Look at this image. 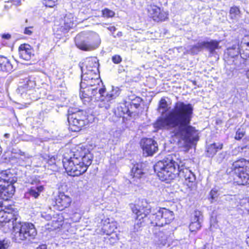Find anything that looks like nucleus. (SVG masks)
<instances>
[{
  "mask_svg": "<svg viewBox=\"0 0 249 249\" xmlns=\"http://www.w3.org/2000/svg\"><path fill=\"white\" fill-rule=\"evenodd\" d=\"M55 160V159L54 157H51L49 161V164H51L54 163Z\"/></svg>",
  "mask_w": 249,
  "mask_h": 249,
  "instance_id": "nucleus-52",
  "label": "nucleus"
},
{
  "mask_svg": "<svg viewBox=\"0 0 249 249\" xmlns=\"http://www.w3.org/2000/svg\"><path fill=\"white\" fill-rule=\"evenodd\" d=\"M163 113H164V111L162 112V115H163Z\"/></svg>",
  "mask_w": 249,
  "mask_h": 249,
  "instance_id": "nucleus-60",
  "label": "nucleus"
},
{
  "mask_svg": "<svg viewBox=\"0 0 249 249\" xmlns=\"http://www.w3.org/2000/svg\"><path fill=\"white\" fill-rule=\"evenodd\" d=\"M244 135V132L243 131H241L240 129H238L236 132L235 138L236 140H240Z\"/></svg>",
  "mask_w": 249,
  "mask_h": 249,
  "instance_id": "nucleus-45",
  "label": "nucleus"
},
{
  "mask_svg": "<svg viewBox=\"0 0 249 249\" xmlns=\"http://www.w3.org/2000/svg\"><path fill=\"white\" fill-rule=\"evenodd\" d=\"M44 187L42 185H38L36 187H32L29 190V193L30 196L37 198L40 193L43 191Z\"/></svg>",
  "mask_w": 249,
  "mask_h": 249,
  "instance_id": "nucleus-27",
  "label": "nucleus"
},
{
  "mask_svg": "<svg viewBox=\"0 0 249 249\" xmlns=\"http://www.w3.org/2000/svg\"><path fill=\"white\" fill-rule=\"evenodd\" d=\"M247 242V243H249V237L248 238Z\"/></svg>",
  "mask_w": 249,
  "mask_h": 249,
  "instance_id": "nucleus-59",
  "label": "nucleus"
},
{
  "mask_svg": "<svg viewBox=\"0 0 249 249\" xmlns=\"http://www.w3.org/2000/svg\"><path fill=\"white\" fill-rule=\"evenodd\" d=\"M13 239L18 243L24 241H30L36 235V231L33 224L21 222L18 218L13 221Z\"/></svg>",
  "mask_w": 249,
  "mask_h": 249,
  "instance_id": "nucleus-4",
  "label": "nucleus"
},
{
  "mask_svg": "<svg viewBox=\"0 0 249 249\" xmlns=\"http://www.w3.org/2000/svg\"><path fill=\"white\" fill-rule=\"evenodd\" d=\"M93 86H86L85 88H83V89L84 90V92H86L88 93L90 97H91L92 92L93 91Z\"/></svg>",
  "mask_w": 249,
  "mask_h": 249,
  "instance_id": "nucleus-43",
  "label": "nucleus"
},
{
  "mask_svg": "<svg viewBox=\"0 0 249 249\" xmlns=\"http://www.w3.org/2000/svg\"><path fill=\"white\" fill-rule=\"evenodd\" d=\"M80 97L85 104L89 103L91 101V98L90 97L89 95L86 92H84V90L83 89H81L80 90Z\"/></svg>",
  "mask_w": 249,
  "mask_h": 249,
  "instance_id": "nucleus-30",
  "label": "nucleus"
},
{
  "mask_svg": "<svg viewBox=\"0 0 249 249\" xmlns=\"http://www.w3.org/2000/svg\"><path fill=\"white\" fill-rule=\"evenodd\" d=\"M211 202L213 203V201L218 196V191L216 189H213L210 192Z\"/></svg>",
  "mask_w": 249,
  "mask_h": 249,
  "instance_id": "nucleus-36",
  "label": "nucleus"
},
{
  "mask_svg": "<svg viewBox=\"0 0 249 249\" xmlns=\"http://www.w3.org/2000/svg\"><path fill=\"white\" fill-rule=\"evenodd\" d=\"M12 69L13 66L9 60L5 57L0 56V70L10 72Z\"/></svg>",
  "mask_w": 249,
  "mask_h": 249,
  "instance_id": "nucleus-19",
  "label": "nucleus"
},
{
  "mask_svg": "<svg viewBox=\"0 0 249 249\" xmlns=\"http://www.w3.org/2000/svg\"><path fill=\"white\" fill-rule=\"evenodd\" d=\"M92 157L90 153L79 155L78 151L68 150L64 154L63 164L68 174L75 177L86 172L91 164Z\"/></svg>",
  "mask_w": 249,
  "mask_h": 249,
  "instance_id": "nucleus-2",
  "label": "nucleus"
},
{
  "mask_svg": "<svg viewBox=\"0 0 249 249\" xmlns=\"http://www.w3.org/2000/svg\"><path fill=\"white\" fill-rule=\"evenodd\" d=\"M142 143L143 154L146 156H152L158 150L157 142L151 139H143Z\"/></svg>",
  "mask_w": 249,
  "mask_h": 249,
  "instance_id": "nucleus-12",
  "label": "nucleus"
},
{
  "mask_svg": "<svg viewBox=\"0 0 249 249\" xmlns=\"http://www.w3.org/2000/svg\"><path fill=\"white\" fill-rule=\"evenodd\" d=\"M228 53L229 56L231 57H234V56H236L238 55L239 52L237 49H235V48H229L228 49Z\"/></svg>",
  "mask_w": 249,
  "mask_h": 249,
  "instance_id": "nucleus-37",
  "label": "nucleus"
},
{
  "mask_svg": "<svg viewBox=\"0 0 249 249\" xmlns=\"http://www.w3.org/2000/svg\"><path fill=\"white\" fill-rule=\"evenodd\" d=\"M68 121L70 129L74 132L80 131L83 126L88 124L85 112L80 110L69 115Z\"/></svg>",
  "mask_w": 249,
  "mask_h": 249,
  "instance_id": "nucleus-7",
  "label": "nucleus"
},
{
  "mask_svg": "<svg viewBox=\"0 0 249 249\" xmlns=\"http://www.w3.org/2000/svg\"><path fill=\"white\" fill-rule=\"evenodd\" d=\"M249 42H245V43H242V45H241V49H240V53H241V52H242V54L244 55V56L246 57V52H249V47L248 46V47H245L244 48H243V46H244V44H246L247 43H248Z\"/></svg>",
  "mask_w": 249,
  "mask_h": 249,
  "instance_id": "nucleus-42",
  "label": "nucleus"
},
{
  "mask_svg": "<svg viewBox=\"0 0 249 249\" xmlns=\"http://www.w3.org/2000/svg\"><path fill=\"white\" fill-rule=\"evenodd\" d=\"M97 106L102 109L103 110H108L111 109L112 107L115 106V103L114 101H112L108 98V97L104 96V94L97 100Z\"/></svg>",
  "mask_w": 249,
  "mask_h": 249,
  "instance_id": "nucleus-15",
  "label": "nucleus"
},
{
  "mask_svg": "<svg viewBox=\"0 0 249 249\" xmlns=\"http://www.w3.org/2000/svg\"><path fill=\"white\" fill-rule=\"evenodd\" d=\"M10 242L7 240H0V249H7L10 246Z\"/></svg>",
  "mask_w": 249,
  "mask_h": 249,
  "instance_id": "nucleus-39",
  "label": "nucleus"
},
{
  "mask_svg": "<svg viewBox=\"0 0 249 249\" xmlns=\"http://www.w3.org/2000/svg\"><path fill=\"white\" fill-rule=\"evenodd\" d=\"M19 57L25 60H29L34 55V50L29 44H23L18 48Z\"/></svg>",
  "mask_w": 249,
  "mask_h": 249,
  "instance_id": "nucleus-13",
  "label": "nucleus"
},
{
  "mask_svg": "<svg viewBox=\"0 0 249 249\" xmlns=\"http://www.w3.org/2000/svg\"><path fill=\"white\" fill-rule=\"evenodd\" d=\"M246 207L248 211L249 212V201H248V202L246 203Z\"/></svg>",
  "mask_w": 249,
  "mask_h": 249,
  "instance_id": "nucleus-54",
  "label": "nucleus"
},
{
  "mask_svg": "<svg viewBox=\"0 0 249 249\" xmlns=\"http://www.w3.org/2000/svg\"><path fill=\"white\" fill-rule=\"evenodd\" d=\"M144 174V169L143 168V164L137 163L134 165L131 169V175L134 178H140Z\"/></svg>",
  "mask_w": 249,
  "mask_h": 249,
  "instance_id": "nucleus-22",
  "label": "nucleus"
},
{
  "mask_svg": "<svg viewBox=\"0 0 249 249\" xmlns=\"http://www.w3.org/2000/svg\"><path fill=\"white\" fill-rule=\"evenodd\" d=\"M99 84H96V87H93V91L91 94V100L94 99L97 101V100L99 99L105 92V89L100 88L98 87Z\"/></svg>",
  "mask_w": 249,
  "mask_h": 249,
  "instance_id": "nucleus-24",
  "label": "nucleus"
},
{
  "mask_svg": "<svg viewBox=\"0 0 249 249\" xmlns=\"http://www.w3.org/2000/svg\"><path fill=\"white\" fill-rule=\"evenodd\" d=\"M108 113L109 115H112V121H117L119 118H121L123 116L124 114V112L122 110V108L121 107L118 106L117 108L114 107V106L112 107L110 111H108Z\"/></svg>",
  "mask_w": 249,
  "mask_h": 249,
  "instance_id": "nucleus-21",
  "label": "nucleus"
},
{
  "mask_svg": "<svg viewBox=\"0 0 249 249\" xmlns=\"http://www.w3.org/2000/svg\"><path fill=\"white\" fill-rule=\"evenodd\" d=\"M71 201V198L63 193H60L55 198L56 205L60 211L68 207Z\"/></svg>",
  "mask_w": 249,
  "mask_h": 249,
  "instance_id": "nucleus-14",
  "label": "nucleus"
},
{
  "mask_svg": "<svg viewBox=\"0 0 249 249\" xmlns=\"http://www.w3.org/2000/svg\"><path fill=\"white\" fill-rule=\"evenodd\" d=\"M36 249H47V246L45 245H42L37 247Z\"/></svg>",
  "mask_w": 249,
  "mask_h": 249,
  "instance_id": "nucleus-53",
  "label": "nucleus"
},
{
  "mask_svg": "<svg viewBox=\"0 0 249 249\" xmlns=\"http://www.w3.org/2000/svg\"><path fill=\"white\" fill-rule=\"evenodd\" d=\"M12 153L15 154H18L20 156H24L25 158L29 159L30 156L28 154H26L25 152H22L20 149H13Z\"/></svg>",
  "mask_w": 249,
  "mask_h": 249,
  "instance_id": "nucleus-38",
  "label": "nucleus"
},
{
  "mask_svg": "<svg viewBox=\"0 0 249 249\" xmlns=\"http://www.w3.org/2000/svg\"><path fill=\"white\" fill-rule=\"evenodd\" d=\"M112 36L114 38H116L117 37H120L123 36V33L122 32H118L116 35H112Z\"/></svg>",
  "mask_w": 249,
  "mask_h": 249,
  "instance_id": "nucleus-50",
  "label": "nucleus"
},
{
  "mask_svg": "<svg viewBox=\"0 0 249 249\" xmlns=\"http://www.w3.org/2000/svg\"><path fill=\"white\" fill-rule=\"evenodd\" d=\"M150 17L156 21L164 20L167 18V14L156 5H150L148 8Z\"/></svg>",
  "mask_w": 249,
  "mask_h": 249,
  "instance_id": "nucleus-11",
  "label": "nucleus"
},
{
  "mask_svg": "<svg viewBox=\"0 0 249 249\" xmlns=\"http://www.w3.org/2000/svg\"><path fill=\"white\" fill-rule=\"evenodd\" d=\"M231 168L235 174L234 180L237 184H249V161L244 159L236 160L233 162Z\"/></svg>",
  "mask_w": 249,
  "mask_h": 249,
  "instance_id": "nucleus-5",
  "label": "nucleus"
},
{
  "mask_svg": "<svg viewBox=\"0 0 249 249\" xmlns=\"http://www.w3.org/2000/svg\"><path fill=\"white\" fill-rule=\"evenodd\" d=\"M26 87H27V85H24L23 87H20L19 89H18V90H20V89H26Z\"/></svg>",
  "mask_w": 249,
  "mask_h": 249,
  "instance_id": "nucleus-55",
  "label": "nucleus"
},
{
  "mask_svg": "<svg viewBox=\"0 0 249 249\" xmlns=\"http://www.w3.org/2000/svg\"><path fill=\"white\" fill-rule=\"evenodd\" d=\"M15 190L13 185H8L4 186L2 184H0V198L4 200H7L12 196Z\"/></svg>",
  "mask_w": 249,
  "mask_h": 249,
  "instance_id": "nucleus-16",
  "label": "nucleus"
},
{
  "mask_svg": "<svg viewBox=\"0 0 249 249\" xmlns=\"http://www.w3.org/2000/svg\"><path fill=\"white\" fill-rule=\"evenodd\" d=\"M225 156H226V154L225 153H221L219 155V158H218V160L219 161V162H221L222 161L223 159H224L225 157Z\"/></svg>",
  "mask_w": 249,
  "mask_h": 249,
  "instance_id": "nucleus-47",
  "label": "nucleus"
},
{
  "mask_svg": "<svg viewBox=\"0 0 249 249\" xmlns=\"http://www.w3.org/2000/svg\"><path fill=\"white\" fill-rule=\"evenodd\" d=\"M167 107V101L164 98H161V100L160 101L158 110L160 111V110L162 108L165 109L166 110V109Z\"/></svg>",
  "mask_w": 249,
  "mask_h": 249,
  "instance_id": "nucleus-40",
  "label": "nucleus"
},
{
  "mask_svg": "<svg viewBox=\"0 0 249 249\" xmlns=\"http://www.w3.org/2000/svg\"><path fill=\"white\" fill-rule=\"evenodd\" d=\"M75 42L76 46L80 49L89 51L98 48L101 43V39L99 35L94 33L88 41L82 40L81 36L77 35L75 38Z\"/></svg>",
  "mask_w": 249,
  "mask_h": 249,
  "instance_id": "nucleus-8",
  "label": "nucleus"
},
{
  "mask_svg": "<svg viewBox=\"0 0 249 249\" xmlns=\"http://www.w3.org/2000/svg\"><path fill=\"white\" fill-rule=\"evenodd\" d=\"M99 66L97 59L96 58H91L89 60L87 64V68L89 69L95 70V72H96L97 68Z\"/></svg>",
  "mask_w": 249,
  "mask_h": 249,
  "instance_id": "nucleus-28",
  "label": "nucleus"
},
{
  "mask_svg": "<svg viewBox=\"0 0 249 249\" xmlns=\"http://www.w3.org/2000/svg\"><path fill=\"white\" fill-rule=\"evenodd\" d=\"M193 110L192 104L177 102L173 108L164 116L158 118L154 124V127L158 129L168 130L174 136L187 142H193L198 140L197 130L190 125Z\"/></svg>",
  "mask_w": 249,
  "mask_h": 249,
  "instance_id": "nucleus-1",
  "label": "nucleus"
},
{
  "mask_svg": "<svg viewBox=\"0 0 249 249\" xmlns=\"http://www.w3.org/2000/svg\"><path fill=\"white\" fill-rule=\"evenodd\" d=\"M133 213L136 215V218L140 221L145 217L149 213V210L146 209L144 210L143 208L141 209L140 208L136 206H134L132 208Z\"/></svg>",
  "mask_w": 249,
  "mask_h": 249,
  "instance_id": "nucleus-18",
  "label": "nucleus"
},
{
  "mask_svg": "<svg viewBox=\"0 0 249 249\" xmlns=\"http://www.w3.org/2000/svg\"><path fill=\"white\" fill-rule=\"evenodd\" d=\"M88 71L82 73L81 76V89L84 85L96 86V84H99L100 80L98 74L95 72V70L89 69Z\"/></svg>",
  "mask_w": 249,
  "mask_h": 249,
  "instance_id": "nucleus-10",
  "label": "nucleus"
},
{
  "mask_svg": "<svg viewBox=\"0 0 249 249\" xmlns=\"http://www.w3.org/2000/svg\"><path fill=\"white\" fill-rule=\"evenodd\" d=\"M156 242L160 246H165L167 240V235L163 231H160L156 235Z\"/></svg>",
  "mask_w": 249,
  "mask_h": 249,
  "instance_id": "nucleus-26",
  "label": "nucleus"
},
{
  "mask_svg": "<svg viewBox=\"0 0 249 249\" xmlns=\"http://www.w3.org/2000/svg\"><path fill=\"white\" fill-rule=\"evenodd\" d=\"M229 17L230 18L237 20L241 17V12L239 7L237 6H232L229 12Z\"/></svg>",
  "mask_w": 249,
  "mask_h": 249,
  "instance_id": "nucleus-25",
  "label": "nucleus"
},
{
  "mask_svg": "<svg viewBox=\"0 0 249 249\" xmlns=\"http://www.w3.org/2000/svg\"><path fill=\"white\" fill-rule=\"evenodd\" d=\"M94 80H92L91 83H92V84H94Z\"/></svg>",
  "mask_w": 249,
  "mask_h": 249,
  "instance_id": "nucleus-58",
  "label": "nucleus"
},
{
  "mask_svg": "<svg viewBox=\"0 0 249 249\" xmlns=\"http://www.w3.org/2000/svg\"><path fill=\"white\" fill-rule=\"evenodd\" d=\"M122 60V58L119 55H115L112 57V60L115 64H119Z\"/></svg>",
  "mask_w": 249,
  "mask_h": 249,
  "instance_id": "nucleus-44",
  "label": "nucleus"
},
{
  "mask_svg": "<svg viewBox=\"0 0 249 249\" xmlns=\"http://www.w3.org/2000/svg\"><path fill=\"white\" fill-rule=\"evenodd\" d=\"M11 2L13 3V4L17 5L19 4L20 2V0H10Z\"/></svg>",
  "mask_w": 249,
  "mask_h": 249,
  "instance_id": "nucleus-51",
  "label": "nucleus"
},
{
  "mask_svg": "<svg viewBox=\"0 0 249 249\" xmlns=\"http://www.w3.org/2000/svg\"><path fill=\"white\" fill-rule=\"evenodd\" d=\"M178 175L180 178L184 179L187 186L191 190L195 189L196 186V178L195 174L189 168H184L182 165H178Z\"/></svg>",
  "mask_w": 249,
  "mask_h": 249,
  "instance_id": "nucleus-9",
  "label": "nucleus"
},
{
  "mask_svg": "<svg viewBox=\"0 0 249 249\" xmlns=\"http://www.w3.org/2000/svg\"><path fill=\"white\" fill-rule=\"evenodd\" d=\"M120 91L117 88L113 89L109 93L106 95L112 101H114V99L119 96Z\"/></svg>",
  "mask_w": 249,
  "mask_h": 249,
  "instance_id": "nucleus-31",
  "label": "nucleus"
},
{
  "mask_svg": "<svg viewBox=\"0 0 249 249\" xmlns=\"http://www.w3.org/2000/svg\"><path fill=\"white\" fill-rule=\"evenodd\" d=\"M199 222L201 223L202 221V215L200 211H195L194 213V217L191 222Z\"/></svg>",
  "mask_w": 249,
  "mask_h": 249,
  "instance_id": "nucleus-34",
  "label": "nucleus"
},
{
  "mask_svg": "<svg viewBox=\"0 0 249 249\" xmlns=\"http://www.w3.org/2000/svg\"><path fill=\"white\" fill-rule=\"evenodd\" d=\"M223 147V144L221 143H213L208 145L207 147V152L208 156L213 157L214 155L218 150H220Z\"/></svg>",
  "mask_w": 249,
  "mask_h": 249,
  "instance_id": "nucleus-23",
  "label": "nucleus"
},
{
  "mask_svg": "<svg viewBox=\"0 0 249 249\" xmlns=\"http://www.w3.org/2000/svg\"><path fill=\"white\" fill-rule=\"evenodd\" d=\"M178 164L170 156L160 160L154 165V170L159 178L163 181L170 182L178 174Z\"/></svg>",
  "mask_w": 249,
  "mask_h": 249,
  "instance_id": "nucleus-3",
  "label": "nucleus"
},
{
  "mask_svg": "<svg viewBox=\"0 0 249 249\" xmlns=\"http://www.w3.org/2000/svg\"><path fill=\"white\" fill-rule=\"evenodd\" d=\"M32 28V27L25 28L24 32V34L27 35H31L33 33V32L31 30Z\"/></svg>",
  "mask_w": 249,
  "mask_h": 249,
  "instance_id": "nucleus-46",
  "label": "nucleus"
},
{
  "mask_svg": "<svg viewBox=\"0 0 249 249\" xmlns=\"http://www.w3.org/2000/svg\"><path fill=\"white\" fill-rule=\"evenodd\" d=\"M2 37L4 39H8L11 38V35L9 34H3L2 36Z\"/></svg>",
  "mask_w": 249,
  "mask_h": 249,
  "instance_id": "nucleus-49",
  "label": "nucleus"
},
{
  "mask_svg": "<svg viewBox=\"0 0 249 249\" xmlns=\"http://www.w3.org/2000/svg\"><path fill=\"white\" fill-rule=\"evenodd\" d=\"M1 151H2V149H1V148L0 147V155L1 153Z\"/></svg>",
  "mask_w": 249,
  "mask_h": 249,
  "instance_id": "nucleus-57",
  "label": "nucleus"
},
{
  "mask_svg": "<svg viewBox=\"0 0 249 249\" xmlns=\"http://www.w3.org/2000/svg\"><path fill=\"white\" fill-rule=\"evenodd\" d=\"M149 218L153 226L163 227L170 223L174 219V215L172 211L163 208L150 214Z\"/></svg>",
  "mask_w": 249,
  "mask_h": 249,
  "instance_id": "nucleus-6",
  "label": "nucleus"
},
{
  "mask_svg": "<svg viewBox=\"0 0 249 249\" xmlns=\"http://www.w3.org/2000/svg\"><path fill=\"white\" fill-rule=\"evenodd\" d=\"M15 218H17V217L12 213L4 210L0 211V225L3 223L11 222L13 226V221Z\"/></svg>",
  "mask_w": 249,
  "mask_h": 249,
  "instance_id": "nucleus-17",
  "label": "nucleus"
},
{
  "mask_svg": "<svg viewBox=\"0 0 249 249\" xmlns=\"http://www.w3.org/2000/svg\"><path fill=\"white\" fill-rule=\"evenodd\" d=\"M102 14L103 16L106 18L113 17L115 15V13L113 11L107 8H106L102 11Z\"/></svg>",
  "mask_w": 249,
  "mask_h": 249,
  "instance_id": "nucleus-35",
  "label": "nucleus"
},
{
  "mask_svg": "<svg viewBox=\"0 0 249 249\" xmlns=\"http://www.w3.org/2000/svg\"><path fill=\"white\" fill-rule=\"evenodd\" d=\"M104 229L105 231H107V234H110L115 231V230L116 229V227L113 223H108L104 227Z\"/></svg>",
  "mask_w": 249,
  "mask_h": 249,
  "instance_id": "nucleus-33",
  "label": "nucleus"
},
{
  "mask_svg": "<svg viewBox=\"0 0 249 249\" xmlns=\"http://www.w3.org/2000/svg\"><path fill=\"white\" fill-rule=\"evenodd\" d=\"M246 75L248 78H249V70H248L246 72Z\"/></svg>",
  "mask_w": 249,
  "mask_h": 249,
  "instance_id": "nucleus-56",
  "label": "nucleus"
},
{
  "mask_svg": "<svg viewBox=\"0 0 249 249\" xmlns=\"http://www.w3.org/2000/svg\"><path fill=\"white\" fill-rule=\"evenodd\" d=\"M201 226V223L199 222H191L189 225V229L191 232H196L200 229Z\"/></svg>",
  "mask_w": 249,
  "mask_h": 249,
  "instance_id": "nucleus-32",
  "label": "nucleus"
},
{
  "mask_svg": "<svg viewBox=\"0 0 249 249\" xmlns=\"http://www.w3.org/2000/svg\"><path fill=\"white\" fill-rule=\"evenodd\" d=\"M57 0H45L44 4L46 6L49 7H53L55 5V3Z\"/></svg>",
  "mask_w": 249,
  "mask_h": 249,
  "instance_id": "nucleus-41",
  "label": "nucleus"
},
{
  "mask_svg": "<svg viewBox=\"0 0 249 249\" xmlns=\"http://www.w3.org/2000/svg\"><path fill=\"white\" fill-rule=\"evenodd\" d=\"M219 42L216 40H212L210 41H202L203 48H206L211 53H213L216 49L219 48Z\"/></svg>",
  "mask_w": 249,
  "mask_h": 249,
  "instance_id": "nucleus-20",
  "label": "nucleus"
},
{
  "mask_svg": "<svg viewBox=\"0 0 249 249\" xmlns=\"http://www.w3.org/2000/svg\"><path fill=\"white\" fill-rule=\"evenodd\" d=\"M203 49L202 42H198L196 45L191 47L189 50V53L193 54H197Z\"/></svg>",
  "mask_w": 249,
  "mask_h": 249,
  "instance_id": "nucleus-29",
  "label": "nucleus"
},
{
  "mask_svg": "<svg viewBox=\"0 0 249 249\" xmlns=\"http://www.w3.org/2000/svg\"><path fill=\"white\" fill-rule=\"evenodd\" d=\"M107 28L110 32L112 33V35H113V33L116 30V28L115 26H109Z\"/></svg>",
  "mask_w": 249,
  "mask_h": 249,
  "instance_id": "nucleus-48",
  "label": "nucleus"
}]
</instances>
